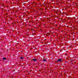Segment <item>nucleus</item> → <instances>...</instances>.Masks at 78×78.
<instances>
[{"instance_id": "f257e3e1", "label": "nucleus", "mask_w": 78, "mask_h": 78, "mask_svg": "<svg viewBox=\"0 0 78 78\" xmlns=\"http://www.w3.org/2000/svg\"><path fill=\"white\" fill-rule=\"evenodd\" d=\"M62 62V59H58V61H57V62Z\"/></svg>"}, {"instance_id": "f03ea898", "label": "nucleus", "mask_w": 78, "mask_h": 78, "mask_svg": "<svg viewBox=\"0 0 78 78\" xmlns=\"http://www.w3.org/2000/svg\"><path fill=\"white\" fill-rule=\"evenodd\" d=\"M32 60L33 61H37V59L33 58L32 59Z\"/></svg>"}, {"instance_id": "7ed1b4c3", "label": "nucleus", "mask_w": 78, "mask_h": 78, "mask_svg": "<svg viewBox=\"0 0 78 78\" xmlns=\"http://www.w3.org/2000/svg\"><path fill=\"white\" fill-rule=\"evenodd\" d=\"M20 58H21V59H24V57H20Z\"/></svg>"}, {"instance_id": "20e7f679", "label": "nucleus", "mask_w": 78, "mask_h": 78, "mask_svg": "<svg viewBox=\"0 0 78 78\" xmlns=\"http://www.w3.org/2000/svg\"><path fill=\"white\" fill-rule=\"evenodd\" d=\"M43 61H44V62H46V59H44L43 60Z\"/></svg>"}, {"instance_id": "39448f33", "label": "nucleus", "mask_w": 78, "mask_h": 78, "mask_svg": "<svg viewBox=\"0 0 78 78\" xmlns=\"http://www.w3.org/2000/svg\"><path fill=\"white\" fill-rule=\"evenodd\" d=\"M5 59H6V58H3V60H5Z\"/></svg>"}]
</instances>
